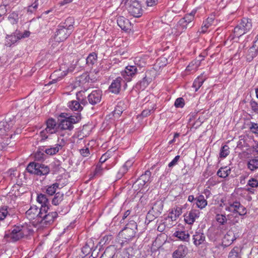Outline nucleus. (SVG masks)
I'll list each match as a JSON object with an SVG mask.
<instances>
[{
  "label": "nucleus",
  "mask_w": 258,
  "mask_h": 258,
  "mask_svg": "<svg viewBox=\"0 0 258 258\" xmlns=\"http://www.w3.org/2000/svg\"><path fill=\"white\" fill-rule=\"evenodd\" d=\"M81 119L80 113H75L70 115L68 113H61L57 118V127L59 131H72L74 128V124L77 123Z\"/></svg>",
  "instance_id": "nucleus-1"
},
{
  "label": "nucleus",
  "mask_w": 258,
  "mask_h": 258,
  "mask_svg": "<svg viewBox=\"0 0 258 258\" xmlns=\"http://www.w3.org/2000/svg\"><path fill=\"white\" fill-rule=\"evenodd\" d=\"M74 23V19L71 17L67 18L64 22L60 23L58 26L55 34V41L58 42L64 41L73 32Z\"/></svg>",
  "instance_id": "nucleus-2"
},
{
  "label": "nucleus",
  "mask_w": 258,
  "mask_h": 258,
  "mask_svg": "<svg viewBox=\"0 0 258 258\" xmlns=\"http://www.w3.org/2000/svg\"><path fill=\"white\" fill-rule=\"evenodd\" d=\"M121 4L124 5L131 16L139 18L142 15V7L137 0H122Z\"/></svg>",
  "instance_id": "nucleus-3"
},
{
  "label": "nucleus",
  "mask_w": 258,
  "mask_h": 258,
  "mask_svg": "<svg viewBox=\"0 0 258 258\" xmlns=\"http://www.w3.org/2000/svg\"><path fill=\"white\" fill-rule=\"evenodd\" d=\"M137 223L134 220H131L125 225V227L120 231L119 236L124 239L125 242L132 240L136 235L137 231Z\"/></svg>",
  "instance_id": "nucleus-4"
},
{
  "label": "nucleus",
  "mask_w": 258,
  "mask_h": 258,
  "mask_svg": "<svg viewBox=\"0 0 258 258\" xmlns=\"http://www.w3.org/2000/svg\"><path fill=\"white\" fill-rule=\"evenodd\" d=\"M26 170L30 173L38 176H45L50 172V169L48 166L34 162H31L28 164Z\"/></svg>",
  "instance_id": "nucleus-5"
},
{
  "label": "nucleus",
  "mask_w": 258,
  "mask_h": 258,
  "mask_svg": "<svg viewBox=\"0 0 258 258\" xmlns=\"http://www.w3.org/2000/svg\"><path fill=\"white\" fill-rule=\"evenodd\" d=\"M252 27V21L250 19L243 18L239 23L234 29L235 36L239 37L249 32Z\"/></svg>",
  "instance_id": "nucleus-6"
},
{
  "label": "nucleus",
  "mask_w": 258,
  "mask_h": 258,
  "mask_svg": "<svg viewBox=\"0 0 258 258\" xmlns=\"http://www.w3.org/2000/svg\"><path fill=\"white\" fill-rule=\"evenodd\" d=\"M24 230L23 226H15L11 232L5 234L4 239L7 241L10 240L13 242L17 241L24 237Z\"/></svg>",
  "instance_id": "nucleus-7"
},
{
  "label": "nucleus",
  "mask_w": 258,
  "mask_h": 258,
  "mask_svg": "<svg viewBox=\"0 0 258 258\" xmlns=\"http://www.w3.org/2000/svg\"><path fill=\"white\" fill-rule=\"evenodd\" d=\"M44 212L39 211L37 214L38 218H41V223L45 225L46 226L51 224L57 217L56 212H51L50 209L46 210Z\"/></svg>",
  "instance_id": "nucleus-8"
},
{
  "label": "nucleus",
  "mask_w": 258,
  "mask_h": 258,
  "mask_svg": "<svg viewBox=\"0 0 258 258\" xmlns=\"http://www.w3.org/2000/svg\"><path fill=\"white\" fill-rule=\"evenodd\" d=\"M137 73V68L135 66H128L125 67L124 71L121 72V76L125 81L127 82L131 81L132 78L134 77Z\"/></svg>",
  "instance_id": "nucleus-9"
},
{
  "label": "nucleus",
  "mask_w": 258,
  "mask_h": 258,
  "mask_svg": "<svg viewBox=\"0 0 258 258\" xmlns=\"http://www.w3.org/2000/svg\"><path fill=\"white\" fill-rule=\"evenodd\" d=\"M102 96V92L100 90L93 91L87 97L89 103L95 105L101 101Z\"/></svg>",
  "instance_id": "nucleus-10"
},
{
  "label": "nucleus",
  "mask_w": 258,
  "mask_h": 258,
  "mask_svg": "<svg viewBox=\"0 0 258 258\" xmlns=\"http://www.w3.org/2000/svg\"><path fill=\"white\" fill-rule=\"evenodd\" d=\"M37 201L41 204L39 211L44 212L46 210H49V202L47 196L44 194H38L37 197Z\"/></svg>",
  "instance_id": "nucleus-11"
},
{
  "label": "nucleus",
  "mask_w": 258,
  "mask_h": 258,
  "mask_svg": "<svg viewBox=\"0 0 258 258\" xmlns=\"http://www.w3.org/2000/svg\"><path fill=\"white\" fill-rule=\"evenodd\" d=\"M199 215L200 211L199 210H191L188 213L184 215V221L187 224L192 225L195 222L196 219L199 217Z\"/></svg>",
  "instance_id": "nucleus-12"
},
{
  "label": "nucleus",
  "mask_w": 258,
  "mask_h": 258,
  "mask_svg": "<svg viewBox=\"0 0 258 258\" xmlns=\"http://www.w3.org/2000/svg\"><path fill=\"white\" fill-rule=\"evenodd\" d=\"M193 243L196 246H199L204 243L206 237L201 230L196 231L192 236Z\"/></svg>",
  "instance_id": "nucleus-13"
},
{
  "label": "nucleus",
  "mask_w": 258,
  "mask_h": 258,
  "mask_svg": "<svg viewBox=\"0 0 258 258\" xmlns=\"http://www.w3.org/2000/svg\"><path fill=\"white\" fill-rule=\"evenodd\" d=\"M46 131H48L49 134H52L59 131L57 127V121L52 118H48L46 121Z\"/></svg>",
  "instance_id": "nucleus-14"
},
{
  "label": "nucleus",
  "mask_w": 258,
  "mask_h": 258,
  "mask_svg": "<svg viewBox=\"0 0 258 258\" xmlns=\"http://www.w3.org/2000/svg\"><path fill=\"white\" fill-rule=\"evenodd\" d=\"M122 82V79L118 77L114 80L109 87V90L112 93L118 94L121 89V83Z\"/></svg>",
  "instance_id": "nucleus-15"
},
{
  "label": "nucleus",
  "mask_w": 258,
  "mask_h": 258,
  "mask_svg": "<svg viewBox=\"0 0 258 258\" xmlns=\"http://www.w3.org/2000/svg\"><path fill=\"white\" fill-rule=\"evenodd\" d=\"M118 26L123 30L127 31L131 29V23L130 21L123 16H119L117 20Z\"/></svg>",
  "instance_id": "nucleus-16"
},
{
  "label": "nucleus",
  "mask_w": 258,
  "mask_h": 258,
  "mask_svg": "<svg viewBox=\"0 0 258 258\" xmlns=\"http://www.w3.org/2000/svg\"><path fill=\"white\" fill-rule=\"evenodd\" d=\"M63 145L61 144H57L54 147L51 146H48L47 148L45 147H42L41 150L47 155L52 156L58 153V151L61 149Z\"/></svg>",
  "instance_id": "nucleus-17"
},
{
  "label": "nucleus",
  "mask_w": 258,
  "mask_h": 258,
  "mask_svg": "<svg viewBox=\"0 0 258 258\" xmlns=\"http://www.w3.org/2000/svg\"><path fill=\"white\" fill-rule=\"evenodd\" d=\"M188 251L187 247L183 245H180L178 246L177 249L175 250L172 254L173 258H183L184 257Z\"/></svg>",
  "instance_id": "nucleus-18"
},
{
  "label": "nucleus",
  "mask_w": 258,
  "mask_h": 258,
  "mask_svg": "<svg viewBox=\"0 0 258 258\" xmlns=\"http://www.w3.org/2000/svg\"><path fill=\"white\" fill-rule=\"evenodd\" d=\"M163 205L162 201H157L153 204L151 210L154 212L155 216H160L163 210Z\"/></svg>",
  "instance_id": "nucleus-19"
},
{
  "label": "nucleus",
  "mask_w": 258,
  "mask_h": 258,
  "mask_svg": "<svg viewBox=\"0 0 258 258\" xmlns=\"http://www.w3.org/2000/svg\"><path fill=\"white\" fill-rule=\"evenodd\" d=\"M115 249L113 247H107L100 258H115Z\"/></svg>",
  "instance_id": "nucleus-20"
},
{
  "label": "nucleus",
  "mask_w": 258,
  "mask_h": 258,
  "mask_svg": "<svg viewBox=\"0 0 258 258\" xmlns=\"http://www.w3.org/2000/svg\"><path fill=\"white\" fill-rule=\"evenodd\" d=\"M173 236L183 241H188L189 239V234L185 231H177L174 232Z\"/></svg>",
  "instance_id": "nucleus-21"
},
{
  "label": "nucleus",
  "mask_w": 258,
  "mask_h": 258,
  "mask_svg": "<svg viewBox=\"0 0 258 258\" xmlns=\"http://www.w3.org/2000/svg\"><path fill=\"white\" fill-rule=\"evenodd\" d=\"M151 81L150 78L145 77L136 84V87L137 89L144 90L149 85Z\"/></svg>",
  "instance_id": "nucleus-22"
},
{
  "label": "nucleus",
  "mask_w": 258,
  "mask_h": 258,
  "mask_svg": "<svg viewBox=\"0 0 258 258\" xmlns=\"http://www.w3.org/2000/svg\"><path fill=\"white\" fill-rule=\"evenodd\" d=\"M125 108L126 107L123 101H119L113 111V115L116 117H119L123 111L125 110Z\"/></svg>",
  "instance_id": "nucleus-23"
},
{
  "label": "nucleus",
  "mask_w": 258,
  "mask_h": 258,
  "mask_svg": "<svg viewBox=\"0 0 258 258\" xmlns=\"http://www.w3.org/2000/svg\"><path fill=\"white\" fill-rule=\"evenodd\" d=\"M59 183L55 182L50 185L45 186V193L49 196H52L56 192V189L58 188Z\"/></svg>",
  "instance_id": "nucleus-24"
},
{
  "label": "nucleus",
  "mask_w": 258,
  "mask_h": 258,
  "mask_svg": "<svg viewBox=\"0 0 258 258\" xmlns=\"http://www.w3.org/2000/svg\"><path fill=\"white\" fill-rule=\"evenodd\" d=\"M241 204L239 202H234L232 204H230L229 206H227L225 208V210L227 211L232 212L233 213H237L239 208L241 206Z\"/></svg>",
  "instance_id": "nucleus-25"
},
{
  "label": "nucleus",
  "mask_w": 258,
  "mask_h": 258,
  "mask_svg": "<svg viewBox=\"0 0 258 258\" xmlns=\"http://www.w3.org/2000/svg\"><path fill=\"white\" fill-rule=\"evenodd\" d=\"M231 173V169L227 166L221 167L217 172V175L221 178L227 177Z\"/></svg>",
  "instance_id": "nucleus-26"
},
{
  "label": "nucleus",
  "mask_w": 258,
  "mask_h": 258,
  "mask_svg": "<svg viewBox=\"0 0 258 258\" xmlns=\"http://www.w3.org/2000/svg\"><path fill=\"white\" fill-rule=\"evenodd\" d=\"M68 106L69 108L73 110V111H77L78 113H80L83 107L81 105V103H80L78 101L73 100L70 102H69Z\"/></svg>",
  "instance_id": "nucleus-27"
},
{
  "label": "nucleus",
  "mask_w": 258,
  "mask_h": 258,
  "mask_svg": "<svg viewBox=\"0 0 258 258\" xmlns=\"http://www.w3.org/2000/svg\"><path fill=\"white\" fill-rule=\"evenodd\" d=\"M97 60V55L95 52L91 53L86 58V64L89 67H92Z\"/></svg>",
  "instance_id": "nucleus-28"
},
{
  "label": "nucleus",
  "mask_w": 258,
  "mask_h": 258,
  "mask_svg": "<svg viewBox=\"0 0 258 258\" xmlns=\"http://www.w3.org/2000/svg\"><path fill=\"white\" fill-rule=\"evenodd\" d=\"M15 34H16L14 35H7L6 39H7V45L10 46H11L12 44H14L18 40H20L18 33L16 32Z\"/></svg>",
  "instance_id": "nucleus-29"
},
{
  "label": "nucleus",
  "mask_w": 258,
  "mask_h": 258,
  "mask_svg": "<svg viewBox=\"0 0 258 258\" xmlns=\"http://www.w3.org/2000/svg\"><path fill=\"white\" fill-rule=\"evenodd\" d=\"M197 206L200 208L203 209L207 205V201L205 199L204 196L200 195L198 198H196Z\"/></svg>",
  "instance_id": "nucleus-30"
},
{
  "label": "nucleus",
  "mask_w": 258,
  "mask_h": 258,
  "mask_svg": "<svg viewBox=\"0 0 258 258\" xmlns=\"http://www.w3.org/2000/svg\"><path fill=\"white\" fill-rule=\"evenodd\" d=\"M247 167L251 171L258 169V159L253 158L249 159L247 162Z\"/></svg>",
  "instance_id": "nucleus-31"
},
{
  "label": "nucleus",
  "mask_w": 258,
  "mask_h": 258,
  "mask_svg": "<svg viewBox=\"0 0 258 258\" xmlns=\"http://www.w3.org/2000/svg\"><path fill=\"white\" fill-rule=\"evenodd\" d=\"M64 194L63 193L57 192L52 199V204L53 205L57 206L63 200Z\"/></svg>",
  "instance_id": "nucleus-32"
},
{
  "label": "nucleus",
  "mask_w": 258,
  "mask_h": 258,
  "mask_svg": "<svg viewBox=\"0 0 258 258\" xmlns=\"http://www.w3.org/2000/svg\"><path fill=\"white\" fill-rule=\"evenodd\" d=\"M106 168V165L98 163L96 165L95 169L94 171L93 176H98L103 174V170Z\"/></svg>",
  "instance_id": "nucleus-33"
},
{
  "label": "nucleus",
  "mask_w": 258,
  "mask_h": 258,
  "mask_svg": "<svg viewBox=\"0 0 258 258\" xmlns=\"http://www.w3.org/2000/svg\"><path fill=\"white\" fill-rule=\"evenodd\" d=\"M10 125L6 121L0 122V136L4 135L9 130Z\"/></svg>",
  "instance_id": "nucleus-34"
},
{
  "label": "nucleus",
  "mask_w": 258,
  "mask_h": 258,
  "mask_svg": "<svg viewBox=\"0 0 258 258\" xmlns=\"http://www.w3.org/2000/svg\"><path fill=\"white\" fill-rule=\"evenodd\" d=\"M9 208L7 206H3L0 208V220L4 219L7 216H10L11 214L8 211ZM10 210V209H9Z\"/></svg>",
  "instance_id": "nucleus-35"
},
{
  "label": "nucleus",
  "mask_w": 258,
  "mask_h": 258,
  "mask_svg": "<svg viewBox=\"0 0 258 258\" xmlns=\"http://www.w3.org/2000/svg\"><path fill=\"white\" fill-rule=\"evenodd\" d=\"M257 52H258V50H257L256 49H255L252 47H250L248 50V53L247 54V59L249 61L252 60V59L257 55Z\"/></svg>",
  "instance_id": "nucleus-36"
},
{
  "label": "nucleus",
  "mask_w": 258,
  "mask_h": 258,
  "mask_svg": "<svg viewBox=\"0 0 258 258\" xmlns=\"http://www.w3.org/2000/svg\"><path fill=\"white\" fill-rule=\"evenodd\" d=\"M239 252V249L238 247H234L229 252L228 258H241Z\"/></svg>",
  "instance_id": "nucleus-37"
},
{
  "label": "nucleus",
  "mask_w": 258,
  "mask_h": 258,
  "mask_svg": "<svg viewBox=\"0 0 258 258\" xmlns=\"http://www.w3.org/2000/svg\"><path fill=\"white\" fill-rule=\"evenodd\" d=\"M205 80L202 78L198 77L194 82L192 87L195 88V91H197L198 89L202 86Z\"/></svg>",
  "instance_id": "nucleus-38"
},
{
  "label": "nucleus",
  "mask_w": 258,
  "mask_h": 258,
  "mask_svg": "<svg viewBox=\"0 0 258 258\" xmlns=\"http://www.w3.org/2000/svg\"><path fill=\"white\" fill-rule=\"evenodd\" d=\"M216 220L221 225H224L227 223V219L225 215L217 214L216 215Z\"/></svg>",
  "instance_id": "nucleus-39"
},
{
  "label": "nucleus",
  "mask_w": 258,
  "mask_h": 258,
  "mask_svg": "<svg viewBox=\"0 0 258 258\" xmlns=\"http://www.w3.org/2000/svg\"><path fill=\"white\" fill-rule=\"evenodd\" d=\"M177 29L179 31L181 30V32L184 31L187 28H189L187 25L184 19H180L177 24Z\"/></svg>",
  "instance_id": "nucleus-40"
},
{
  "label": "nucleus",
  "mask_w": 258,
  "mask_h": 258,
  "mask_svg": "<svg viewBox=\"0 0 258 258\" xmlns=\"http://www.w3.org/2000/svg\"><path fill=\"white\" fill-rule=\"evenodd\" d=\"M232 232H228L224 237L223 242H226V241H227V244H231L234 240V236H232Z\"/></svg>",
  "instance_id": "nucleus-41"
},
{
  "label": "nucleus",
  "mask_w": 258,
  "mask_h": 258,
  "mask_svg": "<svg viewBox=\"0 0 258 258\" xmlns=\"http://www.w3.org/2000/svg\"><path fill=\"white\" fill-rule=\"evenodd\" d=\"M39 209L38 210L37 208H32L31 207L28 210H27L26 212V214L27 216H31V218H34L35 215L37 216V214L39 213Z\"/></svg>",
  "instance_id": "nucleus-42"
},
{
  "label": "nucleus",
  "mask_w": 258,
  "mask_h": 258,
  "mask_svg": "<svg viewBox=\"0 0 258 258\" xmlns=\"http://www.w3.org/2000/svg\"><path fill=\"white\" fill-rule=\"evenodd\" d=\"M89 76L87 73H84L77 78V81L80 84H83L89 81Z\"/></svg>",
  "instance_id": "nucleus-43"
},
{
  "label": "nucleus",
  "mask_w": 258,
  "mask_h": 258,
  "mask_svg": "<svg viewBox=\"0 0 258 258\" xmlns=\"http://www.w3.org/2000/svg\"><path fill=\"white\" fill-rule=\"evenodd\" d=\"M151 172L149 170H146L139 178L142 181H144L146 183L150 181Z\"/></svg>",
  "instance_id": "nucleus-44"
},
{
  "label": "nucleus",
  "mask_w": 258,
  "mask_h": 258,
  "mask_svg": "<svg viewBox=\"0 0 258 258\" xmlns=\"http://www.w3.org/2000/svg\"><path fill=\"white\" fill-rule=\"evenodd\" d=\"M229 149L228 146L226 145L223 146L220 150V157L221 158H225L229 153Z\"/></svg>",
  "instance_id": "nucleus-45"
},
{
  "label": "nucleus",
  "mask_w": 258,
  "mask_h": 258,
  "mask_svg": "<svg viewBox=\"0 0 258 258\" xmlns=\"http://www.w3.org/2000/svg\"><path fill=\"white\" fill-rule=\"evenodd\" d=\"M51 165L52 170L55 172H58L61 168L60 161L58 160H55Z\"/></svg>",
  "instance_id": "nucleus-46"
},
{
  "label": "nucleus",
  "mask_w": 258,
  "mask_h": 258,
  "mask_svg": "<svg viewBox=\"0 0 258 258\" xmlns=\"http://www.w3.org/2000/svg\"><path fill=\"white\" fill-rule=\"evenodd\" d=\"M181 214V209L176 208L174 211H172L170 213V218L172 220H175L176 218L178 217Z\"/></svg>",
  "instance_id": "nucleus-47"
},
{
  "label": "nucleus",
  "mask_w": 258,
  "mask_h": 258,
  "mask_svg": "<svg viewBox=\"0 0 258 258\" xmlns=\"http://www.w3.org/2000/svg\"><path fill=\"white\" fill-rule=\"evenodd\" d=\"M155 215V214H154V212L150 210L147 214L146 221H148V223H150L159 216Z\"/></svg>",
  "instance_id": "nucleus-48"
},
{
  "label": "nucleus",
  "mask_w": 258,
  "mask_h": 258,
  "mask_svg": "<svg viewBox=\"0 0 258 258\" xmlns=\"http://www.w3.org/2000/svg\"><path fill=\"white\" fill-rule=\"evenodd\" d=\"M174 105L177 108H182L184 105V100L183 98H177L174 102Z\"/></svg>",
  "instance_id": "nucleus-49"
},
{
  "label": "nucleus",
  "mask_w": 258,
  "mask_h": 258,
  "mask_svg": "<svg viewBox=\"0 0 258 258\" xmlns=\"http://www.w3.org/2000/svg\"><path fill=\"white\" fill-rule=\"evenodd\" d=\"M250 105L252 110L254 113L258 114V103L256 101L251 100L250 102Z\"/></svg>",
  "instance_id": "nucleus-50"
},
{
  "label": "nucleus",
  "mask_w": 258,
  "mask_h": 258,
  "mask_svg": "<svg viewBox=\"0 0 258 258\" xmlns=\"http://www.w3.org/2000/svg\"><path fill=\"white\" fill-rule=\"evenodd\" d=\"M250 131L258 136V123L251 122V126L249 127Z\"/></svg>",
  "instance_id": "nucleus-51"
},
{
  "label": "nucleus",
  "mask_w": 258,
  "mask_h": 258,
  "mask_svg": "<svg viewBox=\"0 0 258 258\" xmlns=\"http://www.w3.org/2000/svg\"><path fill=\"white\" fill-rule=\"evenodd\" d=\"M248 185L251 187H256L258 186V181L255 178H252L249 180Z\"/></svg>",
  "instance_id": "nucleus-52"
},
{
  "label": "nucleus",
  "mask_w": 258,
  "mask_h": 258,
  "mask_svg": "<svg viewBox=\"0 0 258 258\" xmlns=\"http://www.w3.org/2000/svg\"><path fill=\"white\" fill-rule=\"evenodd\" d=\"M204 25L201 27V33H205L207 32L208 28L209 27L210 24L207 21V20L203 22Z\"/></svg>",
  "instance_id": "nucleus-53"
},
{
  "label": "nucleus",
  "mask_w": 258,
  "mask_h": 258,
  "mask_svg": "<svg viewBox=\"0 0 258 258\" xmlns=\"http://www.w3.org/2000/svg\"><path fill=\"white\" fill-rule=\"evenodd\" d=\"M180 158L179 155L176 156L168 164L169 167H172L177 164Z\"/></svg>",
  "instance_id": "nucleus-54"
},
{
  "label": "nucleus",
  "mask_w": 258,
  "mask_h": 258,
  "mask_svg": "<svg viewBox=\"0 0 258 258\" xmlns=\"http://www.w3.org/2000/svg\"><path fill=\"white\" fill-rule=\"evenodd\" d=\"M237 213H238L240 216H244L246 214V209L241 205V206L239 208Z\"/></svg>",
  "instance_id": "nucleus-55"
},
{
  "label": "nucleus",
  "mask_w": 258,
  "mask_h": 258,
  "mask_svg": "<svg viewBox=\"0 0 258 258\" xmlns=\"http://www.w3.org/2000/svg\"><path fill=\"white\" fill-rule=\"evenodd\" d=\"M47 134H49V133L48 131H46V128L40 132V136L41 137V141H44L48 138Z\"/></svg>",
  "instance_id": "nucleus-56"
},
{
  "label": "nucleus",
  "mask_w": 258,
  "mask_h": 258,
  "mask_svg": "<svg viewBox=\"0 0 258 258\" xmlns=\"http://www.w3.org/2000/svg\"><path fill=\"white\" fill-rule=\"evenodd\" d=\"M207 236L210 241L215 242L216 241L217 238L215 233L209 232L208 233Z\"/></svg>",
  "instance_id": "nucleus-57"
},
{
  "label": "nucleus",
  "mask_w": 258,
  "mask_h": 258,
  "mask_svg": "<svg viewBox=\"0 0 258 258\" xmlns=\"http://www.w3.org/2000/svg\"><path fill=\"white\" fill-rule=\"evenodd\" d=\"M81 154L84 157H87L90 154L89 150L88 148L80 150Z\"/></svg>",
  "instance_id": "nucleus-58"
},
{
  "label": "nucleus",
  "mask_w": 258,
  "mask_h": 258,
  "mask_svg": "<svg viewBox=\"0 0 258 258\" xmlns=\"http://www.w3.org/2000/svg\"><path fill=\"white\" fill-rule=\"evenodd\" d=\"M20 39L28 37L30 36V32L29 31H25L23 33H18Z\"/></svg>",
  "instance_id": "nucleus-59"
},
{
  "label": "nucleus",
  "mask_w": 258,
  "mask_h": 258,
  "mask_svg": "<svg viewBox=\"0 0 258 258\" xmlns=\"http://www.w3.org/2000/svg\"><path fill=\"white\" fill-rule=\"evenodd\" d=\"M184 20L186 21L191 22L192 23L194 19V16L192 14L186 15L183 18Z\"/></svg>",
  "instance_id": "nucleus-60"
},
{
  "label": "nucleus",
  "mask_w": 258,
  "mask_h": 258,
  "mask_svg": "<svg viewBox=\"0 0 258 258\" xmlns=\"http://www.w3.org/2000/svg\"><path fill=\"white\" fill-rule=\"evenodd\" d=\"M90 250L91 249L87 244L84 246L82 249V252L85 255H87L88 254H89Z\"/></svg>",
  "instance_id": "nucleus-61"
},
{
  "label": "nucleus",
  "mask_w": 258,
  "mask_h": 258,
  "mask_svg": "<svg viewBox=\"0 0 258 258\" xmlns=\"http://www.w3.org/2000/svg\"><path fill=\"white\" fill-rule=\"evenodd\" d=\"M153 111V109H144L141 113V116L143 117H146L148 115H149L151 111Z\"/></svg>",
  "instance_id": "nucleus-62"
},
{
  "label": "nucleus",
  "mask_w": 258,
  "mask_h": 258,
  "mask_svg": "<svg viewBox=\"0 0 258 258\" xmlns=\"http://www.w3.org/2000/svg\"><path fill=\"white\" fill-rule=\"evenodd\" d=\"M7 13L6 6H0V17L4 15Z\"/></svg>",
  "instance_id": "nucleus-63"
},
{
  "label": "nucleus",
  "mask_w": 258,
  "mask_h": 258,
  "mask_svg": "<svg viewBox=\"0 0 258 258\" xmlns=\"http://www.w3.org/2000/svg\"><path fill=\"white\" fill-rule=\"evenodd\" d=\"M257 39L253 42L252 46L251 47L258 50V35L256 36Z\"/></svg>",
  "instance_id": "nucleus-64"
}]
</instances>
